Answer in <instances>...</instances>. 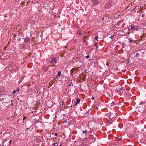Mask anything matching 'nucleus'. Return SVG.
Returning a JSON list of instances; mask_svg holds the SVG:
<instances>
[{
    "mask_svg": "<svg viewBox=\"0 0 146 146\" xmlns=\"http://www.w3.org/2000/svg\"><path fill=\"white\" fill-rule=\"evenodd\" d=\"M136 57L142 58L144 56V51L143 50H140L136 51L134 53Z\"/></svg>",
    "mask_w": 146,
    "mask_h": 146,
    "instance_id": "f257e3e1",
    "label": "nucleus"
},
{
    "mask_svg": "<svg viewBox=\"0 0 146 146\" xmlns=\"http://www.w3.org/2000/svg\"><path fill=\"white\" fill-rule=\"evenodd\" d=\"M99 0H91V3L93 6H96L99 3Z\"/></svg>",
    "mask_w": 146,
    "mask_h": 146,
    "instance_id": "f03ea898",
    "label": "nucleus"
},
{
    "mask_svg": "<svg viewBox=\"0 0 146 146\" xmlns=\"http://www.w3.org/2000/svg\"><path fill=\"white\" fill-rule=\"evenodd\" d=\"M49 60H50V62L51 64L55 63L57 61L56 58L54 57L50 58Z\"/></svg>",
    "mask_w": 146,
    "mask_h": 146,
    "instance_id": "7ed1b4c3",
    "label": "nucleus"
},
{
    "mask_svg": "<svg viewBox=\"0 0 146 146\" xmlns=\"http://www.w3.org/2000/svg\"><path fill=\"white\" fill-rule=\"evenodd\" d=\"M71 122V121L68 118H67L66 120L64 119L62 123H65L67 125L70 124Z\"/></svg>",
    "mask_w": 146,
    "mask_h": 146,
    "instance_id": "20e7f679",
    "label": "nucleus"
},
{
    "mask_svg": "<svg viewBox=\"0 0 146 146\" xmlns=\"http://www.w3.org/2000/svg\"><path fill=\"white\" fill-rule=\"evenodd\" d=\"M41 69L45 72H46L48 71V66H44L42 67Z\"/></svg>",
    "mask_w": 146,
    "mask_h": 146,
    "instance_id": "39448f33",
    "label": "nucleus"
},
{
    "mask_svg": "<svg viewBox=\"0 0 146 146\" xmlns=\"http://www.w3.org/2000/svg\"><path fill=\"white\" fill-rule=\"evenodd\" d=\"M24 41L25 42L29 43L30 41V38L27 37L25 38Z\"/></svg>",
    "mask_w": 146,
    "mask_h": 146,
    "instance_id": "423d86ee",
    "label": "nucleus"
},
{
    "mask_svg": "<svg viewBox=\"0 0 146 146\" xmlns=\"http://www.w3.org/2000/svg\"><path fill=\"white\" fill-rule=\"evenodd\" d=\"M12 142V141L11 140H10L9 141V140H6L5 141V143H7V145H5V146H8Z\"/></svg>",
    "mask_w": 146,
    "mask_h": 146,
    "instance_id": "0eeeda50",
    "label": "nucleus"
},
{
    "mask_svg": "<svg viewBox=\"0 0 146 146\" xmlns=\"http://www.w3.org/2000/svg\"><path fill=\"white\" fill-rule=\"evenodd\" d=\"M111 5L110 3H106L105 5V8H108L109 7H110Z\"/></svg>",
    "mask_w": 146,
    "mask_h": 146,
    "instance_id": "6e6552de",
    "label": "nucleus"
},
{
    "mask_svg": "<svg viewBox=\"0 0 146 146\" xmlns=\"http://www.w3.org/2000/svg\"><path fill=\"white\" fill-rule=\"evenodd\" d=\"M137 26H135L133 25H131V30L135 29L136 30L137 29Z\"/></svg>",
    "mask_w": 146,
    "mask_h": 146,
    "instance_id": "1a4fd4ad",
    "label": "nucleus"
},
{
    "mask_svg": "<svg viewBox=\"0 0 146 146\" xmlns=\"http://www.w3.org/2000/svg\"><path fill=\"white\" fill-rule=\"evenodd\" d=\"M107 117H108L109 118H112L113 117H112L111 113V112H110V113H107Z\"/></svg>",
    "mask_w": 146,
    "mask_h": 146,
    "instance_id": "9d476101",
    "label": "nucleus"
},
{
    "mask_svg": "<svg viewBox=\"0 0 146 146\" xmlns=\"http://www.w3.org/2000/svg\"><path fill=\"white\" fill-rule=\"evenodd\" d=\"M97 136L96 135H90V138H92V139H95V140H96Z\"/></svg>",
    "mask_w": 146,
    "mask_h": 146,
    "instance_id": "9b49d317",
    "label": "nucleus"
},
{
    "mask_svg": "<svg viewBox=\"0 0 146 146\" xmlns=\"http://www.w3.org/2000/svg\"><path fill=\"white\" fill-rule=\"evenodd\" d=\"M119 143L118 142H113L112 143V145L113 146H114L115 145H118L119 144Z\"/></svg>",
    "mask_w": 146,
    "mask_h": 146,
    "instance_id": "f8f14e48",
    "label": "nucleus"
},
{
    "mask_svg": "<svg viewBox=\"0 0 146 146\" xmlns=\"http://www.w3.org/2000/svg\"><path fill=\"white\" fill-rule=\"evenodd\" d=\"M129 42H130V43H134L135 42V41L134 40H132L131 38H130L129 39Z\"/></svg>",
    "mask_w": 146,
    "mask_h": 146,
    "instance_id": "ddd939ff",
    "label": "nucleus"
},
{
    "mask_svg": "<svg viewBox=\"0 0 146 146\" xmlns=\"http://www.w3.org/2000/svg\"><path fill=\"white\" fill-rule=\"evenodd\" d=\"M121 46L122 48H124L126 45V44L125 43H123V42L121 43Z\"/></svg>",
    "mask_w": 146,
    "mask_h": 146,
    "instance_id": "4468645a",
    "label": "nucleus"
},
{
    "mask_svg": "<svg viewBox=\"0 0 146 146\" xmlns=\"http://www.w3.org/2000/svg\"><path fill=\"white\" fill-rule=\"evenodd\" d=\"M61 72L60 71L58 72V74L56 76V77H60V75L61 74Z\"/></svg>",
    "mask_w": 146,
    "mask_h": 146,
    "instance_id": "2eb2a0df",
    "label": "nucleus"
},
{
    "mask_svg": "<svg viewBox=\"0 0 146 146\" xmlns=\"http://www.w3.org/2000/svg\"><path fill=\"white\" fill-rule=\"evenodd\" d=\"M80 100L79 98H77L76 100V104H78L80 102Z\"/></svg>",
    "mask_w": 146,
    "mask_h": 146,
    "instance_id": "dca6fc26",
    "label": "nucleus"
},
{
    "mask_svg": "<svg viewBox=\"0 0 146 146\" xmlns=\"http://www.w3.org/2000/svg\"><path fill=\"white\" fill-rule=\"evenodd\" d=\"M129 137L130 138H133L134 137V135L133 134H130L129 135Z\"/></svg>",
    "mask_w": 146,
    "mask_h": 146,
    "instance_id": "f3484780",
    "label": "nucleus"
},
{
    "mask_svg": "<svg viewBox=\"0 0 146 146\" xmlns=\"http://www.w3.org/2000/svg\"><path fill=\"white\" fill-rule=\"evenodd\" d=\"M83 133H85L86 135L87 134V131L86 130L85 131H83L82 132Z\"/></svg>",
    "mask_w": 146,
    "mask_h": 146,
    "instance_id": "a211bd4d",
    "label": "nucleus"
},
{
    "mask_svg": "<svg viewBox=\"0 0 146 146\" xmlns=\"http://www.w3.org/2000/svg\"><path fill=\"white\" fill-rule=\"evenodd\" d=\"M61 105H62V106H65V104L64 102L63 101H62Z\"/></svg>",
    "mask_w": 146,
    "mask_h": 146,
    "instance_id": "6ab92c4d",
    "label": "nucleus"
},
{
    "mask_svg": "<svg viewBox=\"0 0 146 146\" xmlns=\"http://www.w3.org/2000/svg\"><path fill=\"white\" fill-rule=\"evenodd\" d=\"M26 47V45L25 44H22L21 46L22 48H24Z\"/></svg>",
    "mask_w": 146,
    "mask_h": 146,
    "instance_id": "aec40b11",
    "label": "nucleus"
},
{
    "mask_svg": "<svg viewBox=\"0 0 146 146\" xmlns=\"http://www.w3.org/2000/svg\"><path fill=\"white\" fill-rule=\"evenodd\" d=\"M98 43L96 42L95 46L96 47V48H97L98 47Z\"/></svg>",
    "mask_w": 146,
    "mask_h": 146,
    "instance_id": "412c9836",
    "label": "nucleus"
},
{
    "mask_svg": "<svg viewBox=\"0 0 146 146\" xmlns=\"http://www.w3.org/2000/svg\"><path fill=\"white\" fill-rule=\"evenodd\" d=\"M115 36V35H111V36L110 37V38H111V39H113Z\"/></svg>",
    "mask_w": 146,
    "mask_h": 146,
    "instance_id": "4be33fe9",
    "label": "nucleus"
},
{
    "mask_svg": "<svg viewBox=\"0 0 146 146\" xmlns=\"http://www.w3.org/2000/svg\"><path fill=\"white\" fill-rule=\"evenodd\" d=\"M87 141V138H85L84 139L83 142H85Z\"/></svg>",
    "mask_w": 146,
    "mask_h": 146,
    "instance_id": "5701e85b",
    "label": "nucleus"
},
{
    "mask_svg": "<svg viewBox=\"0 0 146 146\" xmlns=\"http://www.w3.org/2000/svg\"><path fill=\"white\" fill-rule=\"evenodd\" d=\"M52 145H54V146H57L58 145V143H54L52 144Z\"/></svg>",
    "mask_w": 146,
    "mask_h": 146,
    "instance_id": "b1692460",
    "label": "nucleus"
},
{
    "mask_svg": "<svg viewBox=\"0 0 146 146\" xmlns=\"http://www.w3.org/2000/svg\"><path fill=\"white\" fill-rule=\"evenodd\" d=\"M82 146H88V144H85L83 143L82 145Z\"/></svg>",
    "mask_w": 146,
    "mask_h": 146,
    "instance_id": "393cba45",
    "label": "nucleus"
},
{
    "mask_svg": "<svg viewBox=\"0 0 146 146\" xmlns=\"http://www.w3.org/2000/svg\"><path fill=\"white\" fill-rule=\"evenodd\" d=\"M98 37L97 36H96L95 37V39L97 40V42H98Z\"/></svg>",
    "mask_w": 146,
    "mask_h": 146,
    "instance_id": "a878e982",
    "label": "nucleus"
},
{
    "mask_svg": "<svg viewBox=\"0 0 146 146\" xmlns=\"http://www.w3.org/2000/svg\"><path fill=\"white\" fill-rule=\"evenodd\" d=\"M96 141V140H95V139H91V142H94L95 141Z\"/></svg>",
    "mask_w": 146,
    "mask_h": 146,
    "instance_id": "bb28decb",
    "label": "nucleus"
},
{
    "mask_svg": "<svg viewBox=\"0 0 146 146\" xmlns=\"http://www.w3.org/2000/svg\"><path fill=\"white\" fill-rule=\"evenodd\" d=\"M7 143H5V142H4L3 143V146H5V145H7Z\"/></svg>",
    "mask_w": 146,
    "mask_h": 146,
    "instance_id": "cd10ccee",
    "label": "nucleus"
},
{
    "mask_svg": "<svg viewBox=\"0 0 146 146\" xmlns=\"http://www.w3.org/2000/svg\"><path fill=\"white\" fill-rule=\"evenodd\" d=\"M90 57V56L89 55H87L86 57V58H89Z\"/></svg>",
    "mask_w": 146,
    "mask_h": 146,
    "instance_id": "c85d7f7f",
    "label": "nucleus"
},
{
    "mask_svg": "<svg viewBox=\"0 0 146 146\" xmlns=\"http://www.w3.org/2000/svg\"><path fill=\"white\" fill-rule=\"evenodd\" d=\"M16 92V90H14L13 92V93L15 94Z\"/></svg>",
    "mask_w": 146,
    "mask_h": 146,
    "instance_id": "c756f323",
    "label": "nucleus"
},
{
    "mask_svg": "<svg viewBox=\"0 0 146 146\" xmlns=\"http://www.w3.org/2000/svg\"><path fill=\"white\" fill-rule=\"evenodd\" d=\"M77 104H76V103L75 104V105H74V106H75L74 108H76V106H77Z\"/></svg>",
    "mask_w": 146,
    "mask_h": 146,
    "instance_id": "7c9ffc66",
    "label": "nucleus"
},
{
    "mask_svg": "<svg viewBox=\"0 0 146 146\" xmlns=\"http://www.w3.org/2000/svg\"><path fill=\"white\" fill-rule=\"evenodd\" d=\"M17 90V92H19V91L20 90H19V88H17V90Z\"/></svg>",
    "mask_w": 146,
    "mask_h": 146,
    "instance_id": "2f4dec72",
    "label": "nucleus"
},
{
    "mask_svg": "<svg viewBox=\"0 0 146 146\" xmlns=\"http://www.w3.org/2000/svg\"><path fill=\"white\" fill-rule=\"evenodd\" d=\"M54 135L56 136H57L58 135V134L57 133H55Z\"/></svg>",
    "mask_w": 146,
    "mask_h": 146,
    "instance_id": "473e14b6",
    "label": "nucleus"
},
{
    "mask_svg": "<svg viewBox=\"0 0 146 146\" xmlns=\"http://www.w3.org/2000/svg\"><path fill=\"white\" fill-rule=\"evenodd\" d=\"M128 31H131V29L129 28H128Z\"/></svg>",
    "mask_w": 146,
    "mask_h": 146,
    "instance_id": "72a5a7b5",
    "label": "nucleus"
},
{
    "mask_svg": "<svg viewBox=\"0 0 146 146\" xmlns=\"http://www.w3.org/2000/svg\"><path fill=\"white\" fill-rule=\"evenodd\" d=\"M91 99H92V100H94V97H92V98Z\"/></svg>",
    "mask_w": 146,
    "mask_h": 146,
    "instance_id": "f704fd0d",
    "label": "nucleus"
},
{
    "mask_svg": "<svg viewBox=\"0 0 146 146\" xmlns=\"http://www.w3.org/2000/svg\"><path fill=\"white\" fill-rule=\"evenodd\" d=\"M122 139H121V138H120L119 139V141H121Z\"/></svg>",
    "mask_w": 146,
    "mask_h": 146,
    "instance_id": "c9c22d12",
    "label": "nucleus"
},
{
    "mask_svg": "<svg viewBox=\"0 0 146 146\" xmlns=\"http://www.w3.org/2000/svg\"><path fill=\"white\" fill-rule=\"evenodd\" d=\"M16 34H15L14 35V37H16Z\"/></svg>",
    "mask_w": 146,
    "mask_h": 146,
    "instance_id": "e433bc0d",
    "label": "nucleus"
},
{
    "mask_svg": "<svg viewBox=\"0 0 146 146\" xmlns=\"http://www.w3.org/2000/svg\"><path fill=\"white\" fill-rule=\"evenodd\" d=\"M71 84H69L68 85V86H71Z\"/></svg>",
    "mask_w": 146,
    "mask_h": 146,
    "instance_id": "4c0bfd02",
    "label": "nucleus"
},
{
    "mask_svg": "<svg viewBox=\"0 0 146 146\" xmlns=\"http://www.w3.org/2000/svg\"><path fill=\"white\" fill-rule=\"evenodd\" d=\"M79 62H82V61H79Z\"/></svg>",
    "mask_w": 146,
    "mask_h": 146,
    "instance_id": "58836bf2",
    "label": "nucleus"
},
{
    "mask_svg": "<svg viewBox=\"0 0 146 146\" xmlns=\"http://www.w3.org/2000/svg\"><path fill=\"white\" fill-rule=\"evenodd\" d=\"M74 101L73 100H72V103H73Z\"/></svg>",
    "mask_w": 146,
    "mask_h": 146,
    "instance_id": "ea45409f",
    "label": "nucleus"
},
{
    "mask_svg": "<svg viewBox=\"0 0 146 146\" xmlns=\"http://www.w3.org/2000/svg\"><path fill=\"white\" fill-rule=\"evenodd\" d=\"M13 104V103H12V104H11V105H12Z\"/></svg>",
    "mask_w": 146,
    "mask_h": 146,
    "instance_id": "a19ab883",
    "label": "nucleus"
},
{
    "mask_svg": "<svg viewBox=\"0 0 146 146\" xmlns=\"http://www.w3.org/2000/svg\"><path fill=\"white\" fill-rule=\"evenodd\" d=\"M33 146H36V145H33Z\"/></svg>",
    "mask_w": 146,
    "mask_h": 146,
    "instance_id": "79ce46f5",
    "label": "nucleus"
},
{
    "mask_svg": "<svg viewBox=\"0 0 146 146\" xmlns=\"http://www.w3.org/2000/svg\"><path fill=\"white\" fill-rule=\"evenodd\" d=\"M2 132H1V134H2Z\"/></svg>",
    "mask_w": 146,
    "mask_h": 146,
    "instance_id": "37998d69",
    "label": "nucleus"
},
{
    "mask_svg": "<svg viewBox=\"0 0 146 146\" xmlns=\"http://www.w3.org/2000/svg\"><path fill=\"white\" fill-rule=\"evenodd\" d=\"M59 146H62L61 145H59Z\"/></svg>",
    "mask_w": 146,
    "mask_h": 146,
    "instance_id": "c03bdc74",
    "label": "nucleus"
},
{
    "mask_svg": "<svg viewBox=\"0 0 146 146\" xmlns=\"http://www.w3.org/2000/svg\"><path fill=\"white\" fill-rule=\"evenodd\" d=\"M2 55H3V53H2Z\"/></svg>",
    "mask_w": 146,
    "mask_h": 146,
    "instance_id": "a18cd8bd",
    "label": "nucleus"
},
{
    "mask_svg": "<svg viewBox=\"0 0 146 146\" xmlns=\"http://www.w3.org/2000/svg\"><path fill=\"white\" fill-rule=\"evenodd\" d=\"M2 55H3V53H2Z\"/></svg>",
    "mask_w": 146,
    "mask_h": 146,
    "instance_id": "49530a36",
    "label": "nucleus"
},
{
    "mask_svg": "<svg viewBox=\"0 0 146 146\" xmlns=\"http://www.w3.org/2000/svg\"><path fill=\"white\" fill-rule=\"evenodd\" d=\"M2 55H3V53H2Z\"/></svg>",
    "mask_w": 146,
    "mask_h": 146,
    "instance_id": "de8ad7c7",
    "label": "nucleus"
},
{
    "mask_svg": "<svg viewBox=\"0 0 146 146\" xmlns=\"http://www.w3.org/2000/svg\"><path fill=\"white\" fill-rule=\"evenodd\" d=\"M118 22L120 23V22H119V21Z\"/></svg>",
    "mask_w": 146,
    "mask_h": 146,
    "instance_id": "09e8293b",
    "label": "nucleus"
}]
</instances>
